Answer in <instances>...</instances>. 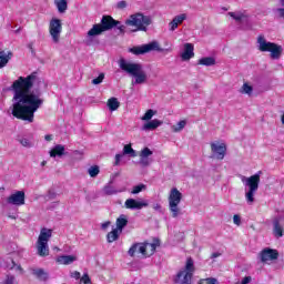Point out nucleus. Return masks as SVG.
<instances>
[{"instance_id":"15","label":"nucleus","mask_w":284,"mask_h":284,"mask_svg":"<svg viewBox=\"0 0 284 284\" xmlns=\"http://www.w3.org/2000/svg\"><path fill=\"white\" fill-rule=\"evenodd\" d=\"M148 202H139L134 199H128L124 202V207H126V210H143V207H148Z\"/></svg>"},{"instance_id":"57","label":"nucleus","mask_w":284,"mask_h":284,"mask_svg":"<svg viewBox=\"0 0 284 284\" xmlns=\"http://www.w3.org/2000/svg\"><path fill=\"white\" fill-rule=\"evenodd\" d=\"M154 210H161V205L160 204H155Z\"/></svg>"},{"instance_id":"12","label":"nucleus","mask_w":284,"mask_h":284,"mask_svg":"<svg viewBox=\"0 0 284 284\" xmlns=\"http://www.w3.org/2000/svg\"><path fill=\"white\" fill-rule=\"evenodd\" d=\"M261 263H267V261H277L278 260V250L265 247L258 254Z\"/></svg>"},{"instance_id":"40","label":"nucleus","mask_w":284,"mask_h":284,"mask_svg":"<svg viewBox=\"0 0 284 284\" xmlns=\"http://www.w3.org/2000/svg\"><path fill=\"white\" fill-rule=\"evenodd\" d=\"M140 156L150 159V156H152V150H150V148H144L140 153Z\"/></svg>"},{"instance_id":"29","label":"nucleus","mask_w":284,"mask_h":284,"mask_svg":"<svg viewBox=\"0 0 284 284\" xmlns=\"http://www.w3.org/2000/svg\"><path fill=\"white\" fill-rule=\"evenodd\" d=\"M101 170L99 169V165H92L88 170V174L91 176V179H97L99 176Z\"/></svg>"},{"instance_id":"31","label":"nucleus","mask_w":284,"mask_h":284,"mask_svg":"<svg viewBox=\"0 0 284 284\" xmlns=\"http://www.w3.org/2000/svg\"><path fill=\"white\" fill-rule=\"evenodd\" d=\"M187 125V121L181 120L179 123L172 126L173 132H181Z\"/></svg>"},{"instance_id":"27","label":"nucleus","mask_w":284,"mask_h":284,"mask_svg":"<svg viewBox=\"0 0 284 284\" xmlns=\"http://www.w3.org/2000/svg\"><path fill=\"white\" fill-rule=\"evenodd\" d=\"M162 123L161 120H152L143 125V130H156Z\"/></svg>"},{"instance_id":"34","label":"nucleus","mask_w":284,"mask_h":284,"mask_svg":"<svg viewBox=\"0 0 284 284\" xmlns=\"http://www.w3.org/2000/svg\"><path fill=\"white\" fill-rule=\"evenodd\" d=\"M123 154H131V156H136V152L132 149V144H126L123 148Z\"/></svg>"},{"instance_id":"14","label":"nucleus","mask_w":284,"mask_h":284,"mask_svg":"<svg viewBox=\"0 0 284 284\" xmlns=\"http://www.w3.org/2000/svg\"><path fill=\"white\" fill-rule=\"evenodd\" d=\"M227 155V144L225 142H217L214 144V159L215 161H223Z\"/></svg>"},{"instance_id":"20","label":"nucleus","mask_w":284,"mask_h":284,"mask_svg":"<svg viewBox=\"0 0 284 284\" xmlns=\"http://www.w3.org/2000/svg\"><path fill=\"white\" fill-rule=\"evenodd\" d=\"M37 250L39 256H50V247L48 242H37Z\"/></svg>"},{"instance_id":"51","label":"nucleus","mask_w":284,"mask_h":284,"mask_svg":"<svg viewBox=\"0 0 284 284\" xmlns=\"http://www.w3.org/2000/svg\"><path fill=\"white\" fill-rule=\"evenodd\" d=\"M277 16H278V19H284V8L277 9Z\"/></svg>"},{"instance_id":"30","label":"nucleus","mask_w":284,"mask_h":284,"mask_svg":"<svg viewBox=\"0 0 284 284\" xmlns=\"http://www.w3.org/2000/svg\"><path fill=\"white\" fill-rule=\"evenodd\" d=\"M199 65H214V58L212 57H205L199 60Z\"/></svg>"},{"instance_id":"37","label":"nucleus","mask_w":284,"mask_h":284,"mask_svg":"<svg viewBox=\"0 0 284 284\" xmlns=\"http://www.w3.org/2000/svg\"><path fill=\"white\" fill-rule=\"evenodd\" d=\"M103 79H105V73H100L95 79L92 80V84L99 85L103 83Z\"/></svg>"},{"instance_id":"10","label":"nucleus","mask_w":284,"mask_h":284,"mask_svg":"<svg viewBox=\"0 0 284 284\" xmlns=\"http://www.w3.org/2000/svg\"><path fill=\"white\" fill-rule=\"evenodd\" d=\"M129 52H131V54H135V57H139L141 54H148V52H163V49L156 41H152L148 44L133 47L129 49Z\"/></svg>"},{"instance_id":"32","label":"nucleus","mask_w":284,"mask_h":284,"mask_svg":"<svg viewBox=\"0 0 284 284\" xmlns=\"http://www.w3.org/2000/svg\"><path fill=\"white\" fill-rule=\"evenodd\" d=\"M143 190H148V186L145 184H139L133 186L131 194H140V192H143Z\"/></svg>"},{"instance_id":"59","label":"nucleus","mask_w":284,"mask_h":284,"mask_svg":"<svg viewBox=\"0 0 284 284\" xmlns=\"http://www.w3.org/2000/svg\"><path fill=\"white\" fill-rule=\"evenodd\" d=\"M211 150L214 152V142H211Z\"/></svg>"},{"instance_id":"48","label":"nucleus","mask_w":284,"mask_h":284,"mask_svg":"<svg viewBox=\"0 0 284 284\" xmlns=\"http://www.w3.org/2000/svg\"><path fill=\"white\" fill-rule=\"evenodd\" d=\"M14 267L18 270V272H21V274H23V267H21V265H17V263H14V261H12L11 270H14Z\"/></svg>"},{"instance_id":"5","label":"nucleus","mask_w":284,"mask_h":284,"mask_svg":"<svg viewBox=\"0 0 284 284\" xmlns=\"http://www.w3.org/2000/svg\"><path fill=\"white\" fill-rule=\"evenodd\" d=\"M116 26H121V21L115 20L112 16H103L101 22L93 24L88 31V37H99V34H103V32L116 28Z\"/></svg>"},{"instance_id":"28","label":"nucleus","mask_w":284,"mask_h":284,"mask_svg":"<svg viewBox=\"0 0 284 284\" xmlns=\"http://www.w3.org/2000/svg\"><path fill=\"white\" fill-rule=\"evenodd\" d=\"M33 275L37 276L39 281H45L48 278V272H45L43 268L33 270Z\"/></svg>"},{"instance_id":"33","label":"nucleus","mask_w":284,"mask_h":284,"mask_svg":"<svg viewBox=\"0 0 284 284\" xmlns=\"http://www.w3.org/2000/svg\"><path fill=\"white\" fill-rule=\"evenodd\" d=\"M252 92H254V88L250 85L247 82H245L242 85V94H252Z\"/></svg>"},{"instance_id":"1","label":"nucleus","mask_w":284,"mask_h":284,"mask_svg":"<svg viewBox=\"0 0 284 284\" xmlns=\"http://www.w3.org/2000/svg\"><path fill=\"white\" fill-rule=\"evenodd\" d=\"M36 79L37 73H31L26 78L19 77L10 87V90L13 91V101H16L11 110V114L14 119L29 121V123L34 121V112H37L43 103L40 90L30 91L34 85Z\"/></svg>"},{"instance_id":"58","label":"nucleus","mask_w":284,"mask_h":284,"mask_svg":"<svg viewBox=\"0 0 284 284\" xmlns=\"http://www.w3.org/2000/svg\"><path fill=\"white\" fill-rule=\"evenodd\" d=\"M221 256V253H214V258H219Z\"/></svg>"},{"instance_id":"43","label":"nucleus","mask_w":284,"mask_h":284,"mask_svg":"<svg viewBox=\"0 0 284 284\" xmlns=\"http://www.w3.org/2000/svg\"><path fill=\"white\" fill-rule=\"evenodd\" d=\"M2 284H14V275H6L4 281L2 282Z\"/></svg>"},{"instance_id":"16","label":"nucleus","mask_w":284,"mask_h":284,"mask_svg":"<svg viewBox=\"0 0 284 284\" xmlns=\"http://www.w3.org/2000/svg\"><path fill=\"white\" fill-rule=\"evenodd\" d=\"M193 57H194V44L185 43L184 51L181 54L182 61H190V59H193Z\"/></svg>"},{"instance_id":"19","label":"nucleus","mask_w":284,"mask_h":284,"mask_svg":"<svg viewBox=\"0 0 284 284\" xmlns=\"http://www.w3.org/2000/svg\"><path fill=\"white\" fill-rule=\"evenodd\" d=\"M50 239H52V230L45 227L41 229L38 242L48 243Z\"/></svg>"},{"instance_id":"36","label":"nucleus","mask_w":284,"mask_h":284,"mask_svg":"<svg viewBox=\"0 0 284 284\" xmlns=\"http://www.w3.org/2000/svg\"><path fill=\"white\" fill-rule=\"evenodd\" d=\"M185 19H187V14H185V13L175 16V17L173 18V20L175 21V23H176L178 26H181V24L183 23V21H185Z\"/></svg>"},{"instance_id":"53","label":"nucleus","mask_w":284,"mask_h":284,"mask_svg":"<svg viewBox=\"0 0 284 284\" xmlns=\"http://www.w3.org/2000/svg\"><path fill=\"white\" fill-rule=\"evenodd\" d=\"M116 28H118V30H120V33H121V34H125V26H123V24H118Z\"/></svg>"},{"instance_id":"46","label":"nucleus","mask_w":284,"mask_h":284,"mask_svg":"<svg viewBox=\"0 0 284 284\" xmlns=\"http://www.w3.org/2000/svg\"><path fill=\"white\" fill-rule=\"evenodd\" d=\"M116 8H118L119 10H123V9L128 8V2H125L124 0H122V1L118 2Z\"/></svg>"},{"instance_id":"26","label":"nucleus","mask_w":284,"mask_h":284,"mask_svg":"<svg viewBox=\"0 0 284 284\" xmlns=\"http://www.w3.org/2000/svg\"><path fill=\"white\" fill-rule=\"evenodd\" d=\"M115 224H116V229L115 230H118L120 232H123V227H125L128 225V217L124 214L120 215L116 219Z\"/></svg>"},{"instance_id":"11","label":"nucleus","mask_w":284,"mask_h":284,"mask_svg":"<svg viewBox=\"0 0 284 284\" xmlns=\"http://www.w3.org/2000/svg\"><path fill=\"white\" fill-rule=\"evenodd\" d=\"M62 31L63 24L61 23V19L52 18L49 23V34H51L53 43H59Z\"/></svg>"},{"instance_id":"13","label":"nucleus","mask_w":284,"mask_h":284,"mask_svg":"<svg viewBox=\"0 0 284 284\" xmlns=\"http://www.w3.org/2000/svg\"><path fill=\"white\" fill-rule=\"evenodd\" d=\"M9 205H26V192L17 191L7 199Z\"/></svg>"},{"instance_id":"54","label":"nucleus","mask_w":284,"mask_h":284,"mask_svg":"<svg viewBox=\"0 0 284 284\" xmlns=\"http://www.w3.org/2000/svg\"><path fill=\"white\" fill-rule=\"evenodd\" d=\"M110 225H111V222L106 221V222L102 223L101 227H102V230H108V227H110Z\"/></svg>"},{"instance_id":"39","label":"nucleus","mask_w":284,"mask_h":284,"mask_svg":"<svg viewBox=\"0 0 284 284\" xmlns=\"http://www.w3.org/2000/svg\"><path fill=\"white\" fill-rule=\"evenodd\" d=\"M229 17H232V19H234L235 21H243V19L245 18V14L243 13H234V12H229Z\"/></svg>"},{"instance_id":"41","label":"nucleus","mask_w":284,"mask_h":284,"mask_svg":"<svg viewBox=\"0 0 284 284\" xmlns=\"http://www.w3.org/2000/svg\"><path fill=\"white\" fill-rule=\"evenodd\" d=\"M80 281L84 284H92V280L90 278V275L88 273H84L82 277H80Z\"/></svg>"},{"instance_id":"9","label":"nucleus","mask_w":284,"mask_h":284,"mask_svg":"<svg viewBox=\"0 0 284 284\" xmlns=\"http://www.w3.org/2000/svg\"><path fill=\"white\" fill-rule=\"evenodd\" d=\"M261 183V174L256 173L246 179V185L248 191L245 193L246 202L252 204L254 203V194L258 192V184Z\"/></svg>"},{"instance_id":"22","label":"nucleus","mask_w":284,"mask_h":284,"mask_svg":"<svg viewBox=\"0 0 284 284\" xmlns=\"http://www.w3.org/2000/svg\"><path fill=\"white\" fill-rule=\"evenodd\" d=\"M10 59H12V52L8 51V53H6V51H0V70L1 68H6L8 65V63L10 62Z\"/></svg>"},{"instance_id":"23","label":"nucleus","mask_w":284,"mask_h":284,"mask_svg":"<svg viewBox=\"0 0 284 284\" xmlns=\"http://www.w3.org/2000/svg\"><path fill=\"white\" fill-rule=\"evenodd\" d=\"M106 105L111 112H115V110L121 108V102H119V99L116 98H110L106 102Z\"/></svg>"},{"instance_id":"18","label":"nucleus","mask_w":284,"mask_h":284,"mask_svg":"<svg viewBox=\"0 0 284 284\" xmlns=\"http://www.w3.org/2000/svg\"><path fill=\"white\" fill-rule=\"evenodd\" d=\"M51 159H55V156H63L65 154V146L63 144H57L49 152Z\"/></svg>"},{"instance_id":"42","label":"nucleus","mask_w":284,"mask_h":284,"mask_svg":"<svg viewBox=\"0 0 284 284\" xmlns=\"http://www.w3.org/2000/svg\"><path fill=\"white\" fill-rule=\"evenodd\" d=\"M19 143L23 146V148H32V144L30 143V140L26 139V138H21L19 140Z\"/></svg>"},{"instance_id":"35","label":"nucleus","mask_w":284,"mask_h":284,"mask_svg":"<svg viewBox=\"0 0 284 284\" xmlns=\"http://www.w3.org/2000/svg\"><path fill=\"white\" fill-rule=\"evenodd\" d=\"M154 114H156V111L149 109L142 116V121H150Z\"/></svg>"},{"instance_id":"17","label":"nucleus","mask_w":284,"mask_h":284,"mask_svg":"<svg viewBox=\"0 0 284 284\" xmlns=\"http://www.w3.org/2000/svg\"><path fill=\"white\" fill-rule=\"evenodd\" d=\"M74 261H77L75 255H60L55 258V263H58V265H72Z\"/></svg>"},{"instance_id":"25","label":"nucleus","mask_w":284,"mask_h":284,"mask_svg":"<svg viewBox=\"0 0 284 284\" xmlns=\"http://www.w3.org/2000/svg\"><path fill=\"white\" fill-rule=\"evenodd\" d=\"M54 6L57 7L58 12L63 14L68 10V0H54Z\"/></svg>"},{"instance_id":"52","label":"nucleus","mask_w":284,"mask_h":284,"mask_svg":"<svg viewBox=\"0 0 284 284\" xmlns=\"http://www.w3.org/2000/svg\"><path fill=\"white\" fill-rule=\"evenodd\" d=\"M248 283H252V276H245V277L242 280V282H241V284H248Z\"/></svg>"},{"instance_id":"3","label":"nucleus","mask_w":284,"mask_h":284,"mask_svg":"<svg viewBox=\"0 0 284 284\" xmlns=\"http://www.w3.org/2000/svg\"><path fill=\"white\" fill-rule=\"evenodd\" d=\"M152 24V18L143 13L131 14L125 20V26L130 28L131 32H148V26Z\"/></svg>"},{"instance_id":"21","label":"nucleus","mask_w":284,"mask_h":284,"mask_svg":"<svg viewBox=\"0 0 284 284\" xmlns=\"http://www.w3.org/2000/svg\"><path fill=\"white\" fill-rule=\"evenodd\" d=\"M273 234L276 239H281L283 236V226H281V220H278V217L273 220Z\"/></svg>"},{"instance_id":"38","label":"nucleus","mask_w":284,"mask_h":284,"mask_svg":"<svg viewBox=\"0 0 284 284\" xmlns=\"http://www.w3.org/2000/svg\"><path fill=\"white\" fill-rule=\"evenodd\" d=\"M150 163H152V160L150 158H142V156H140L139 164L142 168H148L150 165Z\"/></svg>"},{"instance_id":"44","label":"nucleus","mask_w":284,"mask_h":284,"mask_svg":"<svg viewBox=\"0 0 284 284\" xmlns=\"http://www.w3.org/2000/svg\"><path fill=\"white\" fill-rule=\"evenodd\" d=\"M197 284H214V277L202 278Z\"/></svg>"},{"instance_id":"60","label":"nucleus","mask_w":284,"mask_h":284,"mask_svg":"<svg viewBox=\"0 0 284 284\" xmlns=\"http://www.w3.org/2000/svg\"><path fill=\"white\" fill-rule=\"evenodd\" d=\"M280 3L284 8V0H280Z\"/></svg>"},{"instance_id":"6","label":"nucleus","mask_w":284,"mask_h":284,"mask_svg":"<svg viewBox=\"0 0 284 284\" xmlns=\"http://www.w3.org/2000/svg\"><path fill=\"white\" fill-rule=\"evenodd\" d=\"M257 49L260 52H270L271 59H281V54H283V47L281 44L267 42L265 36L263 34L257 37Z\"/></svg>"},{"instance_id":"62","label":"nucleus","mask_w":284,"mask_h":284,"mask_svg":"<svg viewBox=\"0 0 284 284\" xmlns=\"http://www.w3.org/2000/svg\"><path fill=\"white\" fill-rule=\"evenodd\" d=\"M214 283H216V280H214Z\"/></svg>"},{"instance_id":"45","label":"nucleus","mask_w":284,"mask_h":284,"mask_svg":"<svg viewBox=\"0 0 284 284\" xmlns=\"http://www.w3.org/2000/svg\"><path fill=\"white\" fill-rule=\"evenodd\" d=\"M176 28H179V24L176 23L175 20H172L170 23H169V30L171 32H174V30H176Z\"/></svg>"},{"instance_id":"61","label":"nucleus","mask_w":284,"mask_h":284,"mask_svg":"<svg viewBox=\"0 0 284 284\" xmlns=\"http://www.w3.org/2000/svg\"><path fill=\"white\" fill-rule=\"evenodd\" d=\"M42 165H45V161L42 162Z\"/></svg>"},{"instance_id":"47","label":"nucleus","mask_w":284,"mask_h":284,"mask_svg":"<svg viewBox=\"0 0 284 284\" xmlns=\"http://www.w3.org/2000/svg\"><path fill=\"white\" fill-rule=\"evenodd\" d=\"M121 159H123V154H115L114 165H121Z\"/></svg>"},{"instance_id":"7","label":"nucleus","mask_w":284,"mask_h":284,"mask_svg":"<svg viewBox=\"0 0 284 284\" xmlns=\"http://www.w3.org/2000/svg\"><path fill=\"white\" fill-rule=\"evenodd\" d=\"M183 200V193L179 189L173 187L169 194V211L171 212L172 219L181 216V201Z\"/></svg>"},{"instance_id":"2","label":"nucleus","mask_w":284,"mask_h":284,"mask_svg":"<svg viewBox=\"0 0 284 284\" xmlns=\"http://www.w3.org/2000/svg\"><path fill=\"white\" fill-rule=\"evenodd\" d=\"M156 247H161L160 239H154L152 243L148 241L134 243L129 248L128 254L131 257L136 256V254H141L142 258H150V256H154Z\"/></svg>"},{"instance_id":"56","label":"nucleus","mask_w":284,"mask_h":284,"mask_svg":"<svg viewBox=\"0 0 284 284\" xmlns=\"http://www.w3.org/2000/svg\"><path fill=\"white\" fill-rule=\"evenodd\" d=\"M44 140H45V141H52V135H51V134L44 135Z\"/></svg>"},{"instance_id":"49","label":"nucleus","mask_w":284,"mask_h":284,"mask_svg":"<svg viewBox=\"0 0 284 284\" xmlns=\"http://www.w3.org/2000/svg\"><path fill=\"white\" fill-rule=\"evenodd\" d=\"M71 278H75V281H79V278H81V273L78 271L72 272Z\"/></svg>"},{"instance_id":"24","label":"nucleus","mask_w":284,"mask_h":284,"mask_svg":"<svg viewBox=\"0 0 284 284\" xmlns=\"http://www.w3.org/2000/svg\"><path fill=\"white\" fill-rule=\"evenodd\" d=\"M119 236H121V231H119V229H113L106 234V241L108 243H114V241H119Z\"/></svg>"},{"instance_id":"50","label":"nucleus","mask_w":284,"mask_h":284,"mask_svg":"<svg viewBox=\"0 0 284 284\" xmlns=\"http://www.w3.org/2000/svg\"><path fill=\"white\" fill-rule=\"evenodd\" d=\"M233 222H234L235 225H241V215L235 214L233 216Z\"/></svg>"},{"instance_id":"8","label":"nucleus","mask_w":284,"mask_h":284,"mask_svg":"<svg viewBox=\"0 0 284 284\" xmlns=\"http://www.w3.org/2000/svg\"><path fill=\"white\" fill-rule=\"evenodd\" d=\"M194 260L189 257L184 270L180 271L173 278L176 284H192V277L194 276Z\"/></svg>"},{"instance_id":"55","label":"nucleus","mask_w":284,"mask_h":284,"mask_svg":"<svg viewBox=\"0 0 284 284\" xmlns=\"http://www.w3.org/2000/svg\"><path fill=\"white\" fill-rule=\"evenodd\" d=\"M28 48L31 51V53L34 54V44L32 42L28 44Z\"/></svg>"},{"instance_id":"4","label":"nucleus","mask_w":284,"mask_h":284,"mask_svg":"<svg viewBox=\"0 0 284 284\" xmlns=\"http://www.w3.org/2000/svg\"><path fill=\"white\" fill-rule=\"evenodd\" d=\"M120 68L131 74V77H135V83L141 85L148 81V74L143 71V67L140 63H131L125 61V59H120Z\"/></svg>"}]
</instances>
